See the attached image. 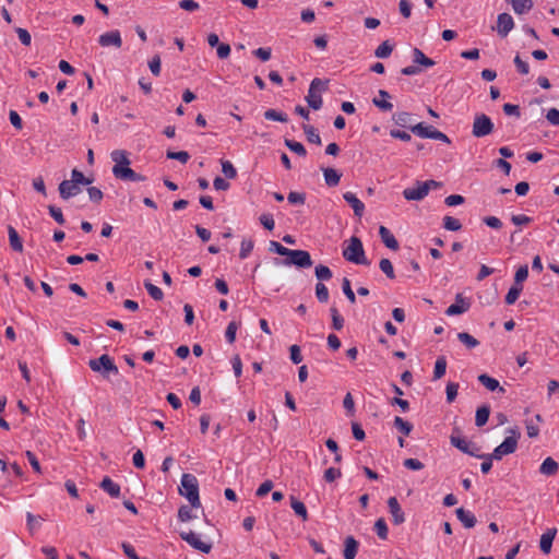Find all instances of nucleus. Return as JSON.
Wrapping results in <instances>:
<instances>
[{
	"mask_svg": "<svg viewBox=\"0 0 559 559\" xmlns=\"http://www.w3.org/2000/svg\"><path fill=\"white\" fill-rule=\"evenodd\" d=\"M264 118L272 121L287 122V115L275 109H267L264 111Z\"/></svg>",
	"mask_w": 559,
	"mask_h": 559,
	"instance_id": "43",
	"label": "nucleus"
},
{
	"mask_svg": "<svg viewBox=\"0 0 559 559\" xmlns=\"http://www.w3.org/2000/svg\"><path fill=\"white\" fill-rule=\"evenodd\" d=\"M342 289L349 302L355 304L356 302V296L352 289L350 281L347 277H344L342 281Z\"/></svg>",
	"mask_w": 559,
	"mask_h": 559,
	"instance_id": "53",
	"label": "nucleus"
},
{
	"mask_svg": "<svg viewBox=\"0 0 559 559\" xmlns=\"http://www.w3.org/2000/svg\"><path fill=\"white\" fill-rule=\"evenodd\" d=\"M316 276L322 283L332 278V271L326 265L319 264L316 266Z\"/></svg>",
	"mask_w": 559,
	"mask_h": 559,
	"instance_id": "46",
	"label": "nucleus"
},
{
	"mask_svg": "<svg viewBox=\"0 0 559 559\" xmlns=\"http://www.w3.org/2000/svg\"><path fill=\"white\" fill-rule=\"evenodd\" d=\"M112 174L117 179L126 180V181H143L144 177L129 166L119 167V165H114Z\"/></svg>",
	"mask_w": 559,
	"mask_h": 559,
	"instance_id": "11",
	"label": "nucleus"
},
{
	"mask_svg": "<svg viewBox=\"0 0 559 559\" xmlns=\"http://www.w3.org/2000/svg\"><path fill=\"white\" fill-rule=\"evenodd\" d=\"M514 22L509 13H500L497 19V32L501 37H506L513 28Z\"/></svg>",
	"mask_w": 559,
	"mask_h": 559,
	"instance_id": "16",
	"label": "nucleus"
},
{
	"mask_svg": "<svg viewBox=\"0 0 559 559\" xmlns=\"http://www.w3.org/2000/svg\"><path fill=\"white\" fill-rule=\"evenodd\" d=\"M457 390H459V383L449 382L447 384L445 393H447L448 403H452L455 400V397L457 395Z\"/></svg>",
	"mask_w": 559,
	"mask_h": 559,
	"instance_id": "60",
	"label": "nucleus"
},
{
	"mask_svg": "<svg viewBox=\"0 0 559 559\" xmlns=\"http://www.w3.org/2000/svg\"><path fill=\"white\" fill-rule=\"evenodd\" d=\"M513 10L518 14L528 12L533 7V0H512Z\"/></svg>",
	"mask_w": 559,
	"mask_h": 559,
	"instance_id": "38",
	"label": "nucleus"
},
{
	"mask_svg": "<svg viewBox=\"0 0 559 559\" xmlns=\"http://www.w3.org/2000/svg\"><path fill=\"white\" fill-rule=\"evenodd\" d=\"M557 528H548L539 540V548L545 554L548 555L551 551L552 542L556 537Z\"/></svg>",
	"mask_w": 559,
	"mask_h": 559,
	"instance_id": "19",
	"label": "nucleus"
},
{
	"mask_svg": "<svg viewBox=\"0 0 559 559\" xmlns=\"http://www.w3.org/2000/svg\"><path fill=\"white\" fill-rule=\"evenodd\" d=\"M490 415V407L488 405H483L477 408L475 416V425L477 427H483L488 421Z\"/></svg>",
	"mask_w": 559,
	"mask_h": 559,
	"instance_id": "32",
	"label": "nucleus"
},
{
	"mask_svg": "<svg viewBox=\"0 0 559 559\" xmlns=\"http://www.w3.org/2000/svg\"><path fill=\"white\" fill-rule=\"evenodd\" d=\"M110 157L115 165H119V167H126L130 165V159L128 157V153L123 150H115L111 152Z\"/></svg>",
	"mask_w": 559,
	"mask_h": 559,
	"instance_id": "31",
	"label": "nucleus"
},
{
	"mask_svg": "<svg viewBox=\"0 0 559 559\" xmlns=\"http://www.w3.org/2000/svg\"><path fill=\"white\" fill-rule=\"evenodd\" d=\"M393 51V45L390 44L389 40H384L381 45H379L377 47V49L374 50V56L377 58H381V59H384V58H389L391 56Z\"/></svg>",
	"mask_w": 559,
	"mask_h": 559,
	"instance_id": "36",
	"label": "nucleus"
},
{
	"mask_svg": "<svg viewBox=\"0 0 559 559\" xmlns=\"http://www.w3.org/2000/svg\"><path fill=\"white\" fill-rule=\"evenodd\" d=\"M443 227L451 231H457L462 228V224L457 218H454L452 216H444Z\"/></svg>",
	"mask_w": 559,
	"mask_h": 559,
	"instance_id": "47",
	"label": "nucleus"
},
{
	"mask_svg": "<svg viewBox=\"0 0 559 559\" xmlns=\"http://www.w3.org/2000/svg\"><path fill=\"white\" fill-rule=\"evenodd\" d=\"M98 43L102 47L114 46L120 48L122 46L121 34L118 29L104 33L98 37Z\"/></svg>",
	"mask_w": 559,
	"mask_h": 559,
	"instance_id": "12",
	"label": "nucleus"
},
{
	"mask_svg": "<svg viewBox=\"0 0 559 559\" xmlns=\"http://www.w3.org/2000/svg\"><path fill=\"white\" fill-rule=\"evenodd\" d=\"M358 551V542L353 537L348 536L345 539L344 559H355Z\"/></svg>",
	"mask_w": 559,
	"mask_h": 559,
	"instance_id": "25",
	"label": "nucleus"
},
{
	"mask_svg": "<svg viewBox=\"0 0 559 559\" xmlns=\"http://www.w3.org/2000/svg\"><path fill=\"white\" fill-rule=\"evenodd\" d=\"M546 119L552 126H559V109L550 108L546 114Z\"/></svg>",
	"mask_w": 559,
	"mask_h": 559,
	"instance_id": "64",
	"label": "nucleus"
},
{
	"mask_svg": "<svg viewBox=\"0 0 559 559\" xmlns=\"http://www.w3.org/2000/svg\"><path fill=\"white\" fill-rule=\"evenodd\" d=\"M302 130L307 136V140L310 142V143H313V144H317V145H321V138H320V134L318 132V130L313 127V126H310V124H302Z\"/></svg>",
	"mask_w": 559,
	"mask_h": 559,
	"instance_id": "33",
	"label": "nucleus"
},
{
	"mask_svg": "<svg viewBox=\"0 0 559 559\" xmlns=\"http://www.w3.org/2000/svg\"><path fill=\"white\" fill-rule=\"evenodd\" d=\"M343 257L352 263L362 265L369 264V261L365 257L362 242L356 236L350 237V239L348 240L347 247L344 248L343 250Z\"/></svg>",
	"mask_w": 559,
	"mask_h": 559,
	"instance_id": "2",
	"label": "nucleus"
},
{
	"mask_svg": "<svg viewBox=\"0 0 559 559\" xmlns=\"http://www.w3.org/2000/svg\"><path fill=\"white\" fill-rule=\"evenodd\" d=\"M478 381L489 391H499L500 393H504L506 389L499 384V381L486 373L478 376Z\"/></svg>",
	"mask_w": 559,
	"mask_h": 559,
	"instance_id": "21",
	"label": "nucleus"
},
{
	"mask_svg": "<svg viewBox=\"0 0 559 559\" xmlns=\"http://www.w3.org/2000/svg\"><path fill=\"white\" fill-rule=\"evenodd\" d=\"M238 324L235 321L228 323L225 332V337L229 344H233L235 342Z\"/></svg>",
	"mask_w": 559,
	"mask_h": 559,
	"instance_id": "57",
	"label": "nucleus"
},
{
	"mask_svg": "<svg viewBox=\"0 0 559 559\" xmlns=\"http://www.w3.org/2000/svg\"><path fill=\"white\" fill-rule=\"evenodd\" d=\"M393 120L400 127H403V128L412 127L411 126L412 116L409 112H406V111L396 112L393 115Z\"/></svg>",
	"mask_w": 559,
	"mask_h": 559,
	"instance_id": "39",
	"label": "nucleus"
},
{
	"mask_svg": "<svg viewBox=\"0 0 559 559\" xmlns=\"http://www.w3.org/2000/svg\"><path fill=\"white\" fill-rule=\"evenodd\" d=\"M389 511L393 518V523L395 525H400L405 522L404 512L395 497H390L388 499Z\"/></svg>",
	"mask_w": 559,
	"mask_h": 559,
	"instance_id": "17",
	"label": "nucleus"
},
{
	"mask_svg": "<svg viewBox=\"0 0 559 559\" xmlns=\"http://www.w3.org/2000/svg\"><path fill=\"white\" fill-rule=\"evenodd\" d=\"M510 431L512 436L507 437L491 453V457H495L497 461L501 460L504 455L514 453L518 448L520 432L515 429H511Z\"/></svg>",
	"mask_w": 559,
	"mask_h": 559,
	"instance_id": "4",
	"label": "nucleus"
},
{
	"mask_svg": "<svg viewBox=\"0 0 559 559\" xmlns=\"http://www.w3.org/2000/svg\"><path fill=\"white\" fill-rule=\"evenodd\" d=\"M427 187L421 181H417L415 187L406 188L403 197L408 201H420L427 195Z\"/></svg>",
	"mask_w": 559,
	"mask_h": 559,
	"instance_id": "14",
	"label": "nucleus"
},
{
	"mask_svg": "<svg viewBox=\"0 0 559 559\" xmlns=\"http://www.w3.org/2000/svg\"><path fill=\"white\" fill-rule=\"evenodd\" d=\"M341 476H342L341 469L335 468V467H329L328 469H325L323 477H324L325 481L332 483L335 479L340 478Z\"/></svg>",
	"mask_w": 559,
	"mask_h": 559,
	"instance_id": "62",
	"label": "nucleus"
},
{
	"mask_svg": "<svg viewBox=\"0 0 559 559\" xmlns=\"http://www.w3.org/2000/svg\"><path fill=\"white\" fill-rule=\"evenodd\" d=\"M179 492L187 498L192 508H200L199 483L194 475L183 474L180 480Z\"/></svg>",
	"mask_w": 559,
	"mask_h": 559,
	"instance_id": "1",
	"label": "nucleus"
},
{
	"mask_svg": "<svg viewBox=\"0 0 559 559\" xmlns=\"http://www.w3.org/2000/svg\"><path fill=\"white\" fill-rule=\"evenodd\" d=\"M285 145L294 153H296L299 156L305 157L307 155V151L305 146L297 141L285 139Z\"/></svg>",
	"mask_w": 559,
	"mask_h": 559,
	"instance_id": "42",
	"label": "nucleus"
},
{
	"mask_svg": "<svg viewBox=\"0 0 559 559\" xmlns=\"http://www.w3.org/2000/svg\"><path fill=\"white\" fill-rule=\"evenodd\" d=\"M290 507L294 510V512L300 516L304 521L308 520V512L307 508L304 504V502L299 501L295 497H290Z\"/></svg>",
	"mask_w": 559,
	"mask_h": 559,
	"instance_id": "34",
	"label": "nucleus"
},
{
	"mask_svg": "<svg viewBox=\"0 0 559 559\" xmlns=\"http://www.w3.org/2000/svg\"><path fill=\"white\" fill-rule=\"evenodd\" d=\"M269 250L283 257H287L290 252V249L282 246L280 242L274 240L270 241Z\"/></svg>",
	"mask_w": 559,
	"mask_h": 559,
	"instance_id": "59",
	"label": "nucleus"
},
{
	"mask_svg": "<svg viewBox=\"0 0 559 559\" xmlns=\"http://www.w3.org/2000/svg\"><path fill=\"white\" fill-rule=\"evenodd\" d=\"M495 124L485 114H476L472 126V134L475 138H484L492 133Z\"/></svg>",
	"mask_w": 559,
	"mask_h": 559,
	"instance_id": "5",
	"label": "nucleus"
},
{
	"mask_svg": "<svg viewBox=\"0 0 559 559\" xmlns=\"http://www.w3.org/2000/svg\"><path fill=\"white\" fill-rule=\"evenodd\" d=\"M450 442L453 447L457 448L463 453L472 456L477 455V451H479V448L474 443L466 441L460 435H455L454 432L450 437Z\"/></svg>",
	"mask_w": 559,
	"mask_h": 559,
	"instance_id": "8",
	"label": "nucleus"
},
{
	"mask_svg": "<svg viewBox=\"0 0 559 559\" xmlns=\"http://www.w3.org/2000/svg\"><path fill=\"white\" fill-rule=\"evenodd\" d=\"M379 267L389 278L393 280L395 277L393 264L389 259H381Z\"/></svg>",
	"mask_w": 559,
	"mask_h": 559,
	"instance_id": "45",
	"label": "nucleus"
},
{
	"mask_svg": "<svg viewBox=\"0 0 559 559\" xmlns=\"http://www.w3.org/2000/svg\"><path fill=\"white\" fill-rule=\"evenodd\" d=\"M112 174L117 179L126 180V181H143L144 177L129 166L119 167V165H114Z\"/></svg>",
	"mask_w": 559,
	"mask_h": 559,
	"instance_id": "9",
	"label": "nucleus"
},
{
	"mask_svg": "<svg viewBox=\"0 0 559 559\" xmlns=\"http://www.w3.org/2000/svg\"><path fill=\"white\" fill-rule=\"evenodd\" d=\"M459 341L464 344L468 349L475 348L479 345V342L467 332H460L457 334Z\"/></svg>",
	"mask_w": 559,
	"mask_h": 559,
	"instance_id": "40",
	"label": "nucleus"
},
{
	"mask_svg": "<svg viewBox=\"0 0 559 559\" xmlns=\"http://www.w3.org/2000/svg\"><path fill=\"white\" fill-rule=\"evenodd\" d=\"M475 457H478V459H483L484 462L481 463L480 465V471L484 473V474H487L489 473V471L491 469L492 467V460H495V457H491V453L490 454H479L477 452V455H474Z\"/></svg>",
	"mask_w": 559,
	"mask_h": 559,
	"instance_id": "50",
	"label": "nucleus"
},
{
	"mask_svg": "<svg viewBox=\"0 0 559 559\" xmlns=\"http://www.w3.org/2000/svg\"><path fill=\"white\" fill-rule=\"evenodd\" d=\"M455 513L464 527L472 528L475 526L477 520L471 511H467L464 508H459L456 509Z\"/></svg>",
	"mask_w": 559,
	"mask_h": 559,
	"instance_id": "22",
	"label": "nucleus"
},
{
	"mask_svg": "<svg viewBox=\"0 0 559 559\" xmlns=\"http://www.w3.org/2000/svg\"><path fill=\"white\" fill-rule=\"evenodd\" d=\"M100 488L106 491L110 497L117 498L120 495V486L112 481V479L106 476L102 483Z\"/></svg>",
	"mask_w": 559,
	"mask_h": 559,
	"instance_id": "24",
	"label": "nucleus"
},
{
	"mask_svg": "<svg viewBox=\"0 0 559 559\" xmlns=\"http://www.w3.org/2000/svg\"><path fill=\"white\" fill-rule=\"evenodd\" d=\"M522 290L523 286L513 285L506 296V304L513 305L518 300Z\"/></svg>",
	"mask_w": 559,
	"mask_h": 559,
	"instance_id": "49",
	"label": "nucleus"
},
{
	"mask_svg": "<svg viewBox=\"0 0 559 559\" xmlns=\"http://www.w3.org/2000/svg\"><path fill=\"white\" fill-rule=\"evenodd\" d=\"M166 156L169 159H176L182 164L188 163V160L190 159V155L186 151H179V152L167 151Z\"/></svg>",
	"mask_w": 559,
	"mask_h": 559,
	"instance_id": "51",
	"label": "nucleus"
},
{
	"mask_svg": "<svg viewBox=\"0 0 559 559\" xmlns=\"http://www.w3.org/2000/svg\"><path fill=\"white\" fill-rule=\"evenodd\" d=\"M559 464L550 456L546 457L539 466V473L544 476H554L558 473Z\"/></svg>",
	"mask_w": 559,
	"mask_h": 559,
	"instance_id": "23",
	"label": "nucleus"
},
{
	"mask_svg": "<svg viewBox=\"0 0 559 559\" xmlns=\"http://www.w3.org/2000/svg\"><path fill=\"white\" fill-rule=\"evenodd\" d=\"M379 235L381 237L382 242L391 250L399 249V241L394 237V235L385 226H380Z\"/></svg>",
	"mask_w": 559,
	"mask_h": 559,
	"instance_id": "20",
	"label": "nucleus"
},
{
	"mask_svg": "<svg viewBox=\"0 0 559 559\" xmlns=\"http://www.w3.org/2000/svg\"><path fill=\"white\" fill-rule=\"evenodd\" d=\"M180 537L187 542L191 547L197 550H200L203 554H209L212 549V545L205 542H202L200 536L192 532H180Z\"/></svg>",
	"mask_w": 559,
	"mask_h": 559,
	"instance_id": "6",
	"label": "nucleus"
},
{
	"mask_svg": "<svg viewBox=\"0 0 559 559\" xmlns=\"http://www.w3.org/2000/svg\"><path fill=\"white\" fill-rule=\"evenodd\" d=\"M48 210H49V214L51 215V217L60 225H63L66 223V219L63 217V214H62V211L60 207H57L55 205H49L48 206Z\"/></svg>",
	"mask_w": 559,
	"mask_h": 559,
	"instance_id": "61",
	"label": "nucleus"
},
{
	"mask_svg": "<svg viewBox=\"0 0 559 559\" xmlns=\"http://www.w3.org/2000/svg\"><path fill=\"white\" fill-rule=\"evenodd\" d=\"M379 96L381 97V99L373 98V104L383 111H390L393 108L392 103L386 100L388 98L391 97L390 94L384 90H380Z\"/></svg>",
	"mask_w": 559,
	"mask_h": 559,
	"instance_id": "30",
	"label": "nucleus"
},
{
	"mask_svg": "<svg viewBox=\"0 0 559 559\" xmlns=\"http://www.w3.org/2000/svg\"><path fill=\"white\" fill-rule=\"evenodd\" d=\"M316 296L318 298V300L320 302H328L329 300V289L328 287L319 282L317 285H316Z\"/></svg>",
	"mask_w": 559,
	"mask_h": 559,
	"instance_id": "52",
	"label": "nucleus"
},
{
	"mask_svg": "<svg viewBox=\"0 0 559 559\" xmlns=\"http://www.w3.org/2000/svg\"><path fill=\"white\" fill-rule=\"evenodd\" d=\"M88 366L93 371L100 372L104 378H108L110 373L115 376L119 373L114 359L107 354L102 355L97 359H91Z\"/></svg>",
	"mask_w": 559,
	"mask_h": 559,
	"instance_id": "3",
	"label": "nucleus"
},
{
	"mask_svg": "<svg viewBox=\"0 0 559 559\" xmlns=\"http://www.w3.org/2000/svg\"><path fill=\"white\" fill-rule=\"evenodd\" d=\"M222 171L228 179H234L237 176V170L229 160H222Z\"/></svg>",
	"mask_w": 559,
	"mask_h": 559,
	"instance_id": "55",
	"label": "nucleus"
},
{
	"mask_svg": "<svg viewBox=\"0 0 559 559\" xmlns=\"http://www.w3.org/2000/svg\"><path fill=\"white\" fill-rule=\"evenodd\" d=\"M306 100H307L309 107H311L314 110L320 109L322 106V97H321L320 93H318V92L308 90V95L306 96Z\"/></svg>",
	"mask_w": 559,
	"mask_h": 559,
	"instance_id": "37",
	"label": "nucleus"
},
{
	"mask_svg": "<svg viewBox=\"0 0 559 559\" xmlns=\"http://www.w3.org/2000/svg\"><path fill=\"white\" fill-rule=\"evenodd\" d=\"M471 307V302L465 299L462 294H457L455 296V302L452 304L448 309L445 310L447 316H457L466 312Z\"/></svg>",
	"mask_w": 559,
	"mask_h": 559,
	"instance_id": "15",
	"label": "nucleus"
},
{
	"mask_svg": "<svg viewBox=\"0 0 559 559\" xmlns=\"http://www.w3.org/2000/svg\"><path fill=\"white\" fill-rule=\"evenodd\" d=\"M528 276V266L522 265L518 269L514 275V285L522 286V283L527 278Z\"/></svg>",
	"mask_w": 559,
	"mask_h": 559,
	"instance_id": "54",
	"label": "nucleus"
},
{
	"mask_svg": "<svg viewBox=\"0 0 559 559\" xmlns=\"http://www.w3.org/2000/svg\"><path fill=\"white\" fill-rule=\"evenodd\" d=\"M253 249V241L251 239H243L241 241L239 258L246 259Z\"/></svg>",
	"mask_w": 559,
	"mask_h": 559,
	"instance_id": "58",
	"label": "nucleus"
},
{
	"mask_svg": "<svg viewBox=\"0 0 559 559\" xmlns=\"http://www.w3.org/2000/svg\"><path fill=\"white\" fill-rule=\"evenodd\" d=\"M409 129L414 134L423 139H432L433 130H436L432 127L425 126L423 122L412 126Z\"/></svg>",
	"mask_w": 559,
	"mask_h": 559,
	"instance_id": "28",
	"label": "nucleus"
},
{
	"mask_svg": "<svg viewBox=\"0 0 559 559\" xmlns=\"http://www.w3.org/2000/svg\"><path fill=\"white\" fill-rule=\"evenodd\" d=\"M87 193H88L90 200L94 203H99L104 198L102 190L96 187H90L87 189Z\"/></svg>",
	"mask_w": 559,
	"mask_h": 559,
	"instance_id": "63",
	"label": "nucleus"
},
{
	"mask_svg": "<svg viewBox=\"0 0 559 559\" xmlns=\"http://www.w3.org/2000/svg\"><path fill=\"white\" fill-rule=\"evenodd\" d=\"M343 198L354 210L355 216L361 217L365 211V204L356 197V194L347 191L343 194Z\"/></svg>",
	"mask_w": 559,
	"mask_h": 559,
	"instance_id": "18",
	"label": "nucleus"
},
{
	"mask_svg": "<svg viewBox=\"0 0 559 559\" xmlns=\"http://www.w3.org/2000/svg\"><path fill=\"white\" fill-rule=\"evenodd\" d=\"M82 189L80 185L73 182L72 180H63L59 185V193L63 200H69L81 193Z\"/></svg>",
	"mask_w": 559,
	"mask_h": 559,
	"instance_id": "13",
	"label": "nucleus"
},
{
	"mask_svg": "<svg viewBox=\"0 0 559 559\" xmlns=\"http://www.w3.org/2000/svg\"><path fill=\"white\" fill-rule=\"evenodd\" d=\"M288 260L285 261V264H294L299 267H310L312 265V260L308 251L305 250H292Z\"/></svg>",
	"mask_w": 559,
	"mask_h": 559,
	"instance_id": "7",
	"label": "nucleus"
},
{
	"mask_svg": "<svg viewBox=\"0 0 559 559\" xmlns=\"http://www.w3.org/2000/svg\"><path fill=\"white\" fill-rule=\"evenodd\" d=\"M394 427L404 436H408L413 430V425L400 416L394 418Z\"/></svg>",
	"mask_w": 559,
	"mask_h": 559,
	"instance_id": "41",
	"label": "nucleus"
},
{
	"mask_svg": "<svg viewBox=\"0 0 559 559\" xmlns=\"http://www.w3.org/2000/svg\"><path fill=\"white\" fill-rule=\"evenodd\" d=\"M287 200L290 204L302 205L306 201V194L302 192L292 191L288 193Z\"/></svg>",
	"mask_w": 559,
	"mask_h": 559,
	"instance_id": "56",
	"label": "nucleus"
},
{
	"mask_svg": "<svg viewBox=\"0 0 559 559\" xmlns=\"http://www.w3.org/2000/svg\"><path fill=\"white\" fill-rule=\"evenodd\" d=\"M8 235H9V242H10L12 250H14L16 252H22L23 251L22 240H21L16 229L11 225L8 226Z\"/></svg>",
	"mask_w": 559,
	"mask_h": 559,
	"instance_id": "26",
	"label": "nucleus"
},
{
	"mask_svg": "<svg viewBox=\"0 0 559 559\" xmlns=\"http://www.w3.org/2000/svg\"><path fill=\"white\" fill-rule=\"evenodd\" d=\"M374 531L379 538L385 540L388 538V525L383 518H380L374 523Z\"/></svg>",
	"mask_w": 559,
	"mask_h": 559,
	"instance_id": "44",
	"label": "nucleus"
},
{
	"mask_svg": "<svg viewBox=\"0 0 559 559\" xmlns=\"http://www.w3.org/2000/svg\"><path fill=\"white\" fill-rule=\"evenodd\" d=\"M144 287L146 288L147 293L150 294V296L155 299V300H162L163 297H164V294L162 292V289L157 286H155L154 284H152L150 281H146L144 283Z\"/></svg>",
	"mask_w": 559,
	"mask_h": 559,
	"instance_id": "48",
	"label": "nucleus"
},
{
	"mask_svg": "<svg viewBox=\"0 0 559 559\" xmlns=\"http://www.w3.org/2000/svg\"><path fill=\"white\" fill-rule=\"evenodd\" d=\"M413 61L416 64L424 66L426 68H430L435 66V61L428 58L420 49H413Z\"/></svg>",
	"mask_w": 559,
	"mask_h": 559,
	"instance_id": "29",
	"label": "nucleus"
},
{
	"mask_svg": "<svg viewBox=\"0 0 559 559\" xmlns=\"http://www.w3.org/2000/svg\"><path fill=\"white\" fill-rule=\"evenodd\" d=\"M447 371V359L444 356H439L435 362L433 380L441 379Z\"/></svg>",
	"mask_w": 559,
	"mask_h": 559,
	"instance_id": "35",
	"label": "nucleus"
},
{
	"mask_svg": "<svg viewBox=\"0 0 559 559\" xmlns=\"http://www.w3.org/2000/svg\"><path fill=\"white\" fill-rule=\"evenodd\" d=\"M112 174L117 179L126 180V181H143L144 177L129 166L119 167V165H114Z\"/></svg>",
	"mask_w": 559,
	"mask_h": 559,
	"instance_id": "10",
	"label": "nucleus"
},
{
	"mask_svg": "<svg viewBox=\"0 0 559 559\" xmlns=\"http://www.w3.org/2000/svg\"><path fill=\"white\" fill-rule=\"evenodd\" d=\"M324 181L329 187H335L340 183L342 175L334 168H322Z\"/></svg>",
	"mask_w": 559,
	"mask_h": 559,
	"instance_id": "27",
	"label": "nucleus"
}]
</instances>
